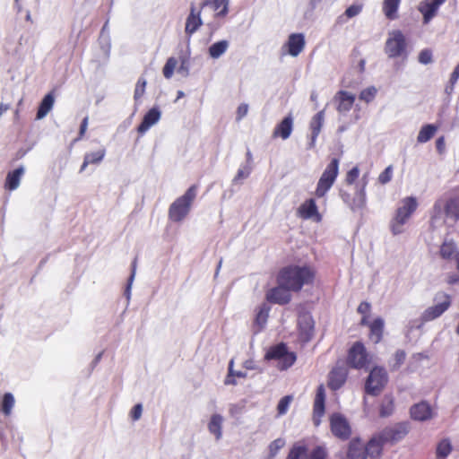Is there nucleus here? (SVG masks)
<instances>
[{
  "label": "nucleus",
  "instance_id": "obj_1",
  "mask_svg": "<svg viewBox=\"0 0 459 459\" xmlns=\"http://www.w3.org/2000/svg\"><path fill=\"white\" fill-rule=\"evenodd\" d=\"M315 270L310 266L290 265L282 268L277 276V282L292 291H299L305 284L312 283Z\"/></svg>",
  "mask_w": 459,
  "mask_h": 459
},
{
  "label": "nucleus",
  "instance_id": "obj_2",
  "mask_svg": "<svg viewBox=\"0 0 459 459\" xmlns=\"http://www.w3.org/2000/svg\"><path fill=\"white\" fill-rule=\"evenodd\" d=\"M196 192L197 186L193 185L170 204L169 217L171 221L179 222L188 214L192 203L196 197Z\"/></svg>",
  "mask_w": 459,
  "mask_h": 459
},
{
  "label": "nucleus",
  "instance_id": "obj_3",
  "mask_svg": "<svg viewBox=\"0 0 459 459\" xmlns=\"http://www.w3.org/2000/svg\"><path fill=\"white\" fill-rule=\"evenodd\" d=\"M417 206L418 204L414 197H406L402 201V206L397 209L395 217L391 222V230L394 235L403 232V225L415 212Z\"/></svg>",
  "mask_w": 459,
  "mask_h": 459
},
{
  "label": "nucleus",
  "instance_id": "obj_4",
  "mask_svg": "<svg viewBox=\"0 0 459 459\" xmlns=\"http://www.w3.org/2000/svg\"><path fill=\"white\" fill-rule=\"evenodd\" d=\"M339 159L333 158L321 175L315 191L316 197H324L334 184L339 173Z\"/></svg>",
  "mask_w": 459,
  "mask_h": 459
},
{
  "label": "nucleus",
  "instance_id": "obj_5",
  "mask_svg": "<svg viewBox=\"0 0 459 459\" xmlns=\"http://www.w3.org/2000/svg\"><path fill=\"white\" fill-rule=\"evenodd\" d=\"M406 39L399 30L390 31L385 45V52L390 58L406 56Z\"/></svg>",
  "mask_w": 459,
  "mask_h": 459
},
{
  "label": "nucleus",
  "instance_id": "obj_6",
  "mask_svg": "<svg viewBox=\"0 0 459 459\" xmlns=\"http://www.w3.org/2000/svg\"><path fill=\"white\" fill-rule=\"evenodd\" d=\"M265 359L277 360L276 367L281 370H285L294 364L296 355L293 352L288 351L287 346L284 343H280L272 347L267 351Z\"/></svg>",
  "mask_w": 459,
  "mask_h": 459
},
{
  "label": "nucleus",
  "instance_id": "obj_7",
  "mask_svg": "<svg viewBox=\"0 0 459 459\" xmlns=\"http://www.w3.org/2000/svg\"><path fill=\"white\" fill-rule=\"evenodd\" d=\"M371 362V357L368 353L364 344L356 342L349 351L347 363L353 368H367Z\"/></svg>",
  "mask_w": 459,
  "mask_h": 459
},
{
  "label": "nucleus",
  "instance_id": "obj_8",
  "mask_svg": "<svg viewBox=\"0 0 459 459\" xmlns=\"http://www.w3.org/2000/svg\"><path fill=\"white\" fill-rule=\"evenodd\" d=\"M388 376L385 368H374L367 379L365 389L371 395H377L385 386Z\"/></svg>",
  "mask_w": 459,
  "mask_h": 459
},
{
  "label": "nucleus",
  "instance_id": "obj_9",
  "mask_svg": "<svg viewBox=\"0 0 459 459\" xmlns=\"http://www.w3.org/2000/svg\"><path fill=\"white\" fill-rule=\"evenodd\" d=\"M331 430L333 434L341 438L348 439L351 434V427L347 420L340 413H333L330 418Z\"/></svg>",
  "mask_w": 459,
  "mask_h": 459
},
{
  "label": "nucleus",
  "instance_id": "obj_10",
  "mask_svg": "<svg viewBox=\"0 0 459 459\" xmlns=\"http://www.w3.org/2000/svg\"><path fill=\"white\" fill-rule=\"evenodd\" d=\"M299 335V339L307 342L311 340L314 333V320L310 314L303 313L298 318Z\"/></svg>",
  "mask_w": 459,
  "mask_h": 459
},
{
  "label": "nucleus",
  "instance_id": "obj_11",
  "mask_svg": "<svg viewBox=\"0 0 459 459\" xmlns=\"http://www.w3.org/2000/svg\"><path fill=\"white\" fill-rule=\"evenodd\" d=\"M451 306V298L447 294L443 295V300L432 307H428L421 315L424 322L434 320L439 317Z\"/></svg>",
  "mask_w": 459,
  "mask_h": 459
},
{
  "label": "nucleus",
  "instance_id": "obj_12",
  "mask_svg": "<svg viewBox=\"0 0 459 459\" xmlns=\"http://www.w3.org/2000/svg\"><path fill=\"white\" fill-rule=\"evenodd\" d=\"M290 289L285 285L279 284L277 287L271 289L266 294V299L272 303L285 305L291 299Z\"/></svg>",
  "mask_w": 459,
  "mask_h": 459
},
{
  "label": "nucleus",
  "instance_id": "obj_13",
  "mask_svg": "<svg viewBox=\"0 0 459 459\" xmlns=\"http://www.w3.org/2000/svg\"><path fill=\"white\" fill-rule=\"evenodd\" d=\"M325 389L324 385H320L316 389V397L314 400L313 406V422L315 426H319L321 423V418L325 414Z\"/></svg>",
  "mask_w": 459,
  "mask_h": 459
},
{
  "label": "nucleus",
  "instance_id": "obj_14",
  "mask_svg": "<svg viewBox=\"0 0 459 459\" xmlns=\"http://www.w3.org/2000/svg\"><path fill=\"white\" fill-rule=\"evenodd\" d=\"M348 370L346 367L342 364H337L329 373L328 386L332 390H338L346 382Z\"/></svg>",
  "mask_w": 459,
  "mask_h": 459
},
{
  "label": "nucleus",
  "instance_id": "obj_15",
  "mask_svg": "<svg viewBox=\"0 0 459 459\" xmlns=\"http://www.w3.org/2000/svg\"><path fill=\"white\" fill-rule=\"evenodd\" d=\"M446 0H424L420 3L418 10L423 15V22L428 24L437 14V10Z\"/></svg>",
  "mask_w": 459,
  "mask_h": 459
},
{
  "label": "nucleus",
  "instance_id": "obj_16",
  "mask_svg": "<svg viewBox=\"0 0 459 459\" xmlns=\"http://www.w3.org/2000/svg\"><path fill=\"white\" fill-rule=\"evenodd\" d=\"M410 413L414 420L426 421L434 417V411L427 402L418 403L411 407Z\"/></svg>",
  "mask_w": 459,
  "mask_h": 459
},
{
  "label": "nucleus",
  "instance_id": "obj_17",
  "mask_svg": "<svg viewBox=\"0 0 459 459\" xmlns=\"http://www.w3.org/2000/svg\"><path fill=\"white\" fill-rule=\"evenodd\" d=\"M298 215L304 219L309 220L314 219L319 222L322 220V215L318 212L316 201L314 199L306 200L298 209Z\"/></svg>",
  "mask_w": 459,
  "mask_h": 459
},
{
  "label": "nucleus",
  "instance_id": "obj_18",
  "mask_svg": "<svg viewBox=\"0 0 459 459\" xmlns=\"http://www.w3.org/2000/svg\"><path fill=\"white\" fill-rule=\"evenodd\" d=\"M355 99L354 94L346 91H339L333 98L338 112L342 114L349 112L354 104Z\"/></svg>",
  "mask_w": 459,
  "mask_h": 459
},
{
  "label": "nucleus",
  "instance_id": "obj_19",
  "mask_svg": "<svg viewBox=\"0 0 459 459\" xmlns=\"http://www.w3.org/2000/svg\"><path fill=\"white\" fill-rule=\"evenodd\" d=\"M408 433L405 425H397L385 429L381 433V438L385 443H394L403 439Z\"/></svg>",
  "mask_w": 459,
  "mask_h": 459
},
{
  "label": "nucleus",
  "instance_id": "obj_20",
  "mask_svg": "<svg viewBox=\"0 0 459 459\" xmlns=\"http://www.w3.org/2000/svg\"><path fill=\"white\" fill-rule=\"evenodd\" d=\"M161 112L158 107L152 108L143 118L137 131L140 134H145L151 126H154L160 119Z\"/></svg>",
  "mask_w": 459,
  "mask_h": 459
},
{
  "label": "nucleus",
  "instance_id": "obj_21",
  "mask_svg": "<svg viewBox=\"0 0 459 459\" xmlns=\"http://www.w3.org/2000/svg\"><path fill=\"white\" fill-rule=\"evenodd\" d=\"M293 129V118L291 115L285 117L280 124H278L273 133V137H281L283 140L288 139Z\"/></svg>",
  "mask_w": 459,
  "mask_h": 459
},
{
  "label": "nucleus",
  "instance_id": "obj_22",
  "mask_svg": "<svg viewBox=\"0 0 459 459\" xmlns=\"http://www.w3.org/2000/svg\"><path fill=\"white\" fill-rule=\"evenodd\" d=\"M288 53L292 56H297L305 47V38L302 33H294L289 37L286 44Z\"/></svg>",
  "mask_w": 459,
  "mask_h": 459
},
{
  "label": "nucleus",
  "instance_id": "obj_23",
  "mask_svg": "<svg viewBox=\"0 0 459 459\" xmlns=\"http://www.w3.org/2000/svg\"><path fill=\"white\" fill-rule=\"evenodd\" d=\"M202 23L203 22L200 17V12H196L195 6L192 4L190 8V13L186 18V33L188 35H192L199 29Z\"/></svg>",
  "mask_w": 459,
  "mask_h": 459
},
{
  "label": "nucleus",
  "instance_id": "obj_24",
  "mask_svg": "<svg viewBox=\"0 0 459 459\" xmlns=\"http://www.w3.org/2000/svg\"><path fill=\"white\" fill-rule=\"evenodd\" d=\"M269 311H270V307L265 303L262 304L257 308V311L255 314V318L254 321V325H253L255 333H259L265 326V325L267 323L268 316H269Z\"/></svg>",
  "mask_w": 459,
  "mask_h": 459
},
{
  "label": "nucleus",
  "instance_id": "obj_25",
  "mask_svg": "<svg viewBox=\"0 0 459 459\" xmlns=\"http://www.w3.org/2000/svg\"><path fill=\"white\" fill-rule=\"evenodd\" d=\"M325 119V110H321L317 112L311 119L310 122V129L312 132L311 134V141L309 143V147L313 148L316 144V138L318 134H320L321 128L324 124Z\"/></svg>",
  "mask_w": 459,
  "mask_h": 459
},
{
  "label": "nucleus",
  "instance_id": "obj_26",
  "mask_svg": "<svg viewBox=\"0 0 459 459\" xmlns=\"http://www.w3.org/2000/svg\"><path fill=\"white\" fill-rule=\"evenodd\" d=\"M229 0H205L202 4L201 8L210 6L215 13V17H225L229 13Z\"/></svg>",
  "mask_w": 459,
  "mask_h": 459
},
{
  "label": "nucleus",
  "instance_id": "obj_27",
  "mask_svg": "<svg viewBox=\"0 0 459 459\" xmlns=\"http://www.w3.org/2000/svg\"><path fill=\"white\" fill-rule=\"evenodd\" d=\"M384 444H385V442L382 440L380 434L372 437L368 445L364 447L367 455L375 459L379 457L382 453V447Z\"/></svg>",
  "mask_w": 459,
  "mask_h": 459
},
{
  "label": "nucleus",
  "instance_id": "obj_28",
  "mask_svg": "<svg viewBox=\"0 0 459 459\" xmlns=\"http://www.w3.org/2000/svg\"><path fill=\"white\" fill-rule=\"evenodd\" d=\"M55 103V95L53 92L48 93L41 100L37 111L36 119L44 118L48 113L53 108Z\"/></svg>",
  "mask_w": 459,
  "mask_h": 459
},
{
  "label": "nucleus",
  "instance_id": "obj_29",
  "mask_svg": "<svg viewBox=\"0 0 459 459\" xmlns=\"http://www.w3.org/2000/svg\"><path fill=\"white\" fill-rule=\"evenodd\" d=\"M222 422L223 417L220 414H213L211 417L208 424V429L211 434L215 436L217 440H220L222 436Z\"/></svg>",
  "mask_w": 459,
  "mask_h": 459
},
{
  "label": "nucleus",
  "instance_id": "obj_30",
  "mask_svg": "<svg viewBox=\"0 0 459 459\" xmlns=\"http://www.w3.org/2000/svg\"><path fill=\"white\" fill-rule=\"evenodd\" d=\"M370 328V339L375 342L378 343L382 340L384 332V320L380 317L376 318L371 324Z\"/></svg>",
  "mask_w": 459,
  "mask_h": 459
},
{
  "label": "nucleus",
  "instance_id": "obj_31",
  "mask_svg": "<svg viewBox=\"0 0 459 459\" xmlns=\"http://www.w3.org/2000/svg\"><path fill=\"white\" fill-rule=\"evenodd\" d=\"M106 150L100 149L95 152L86 153L80 172H82L89 164H99L105 157Z\"/></svg>",
  "mask_w": 459,
  "mask_h": 459
},
{
  "label": "nucleus",
  "instance_id": "obj_32",
  "mask_svg": "<svg viewBox=\"0 0 459 459\" xmlns=\"http://www.w3.org/2000/svg\"><path fill=\"white\" fill-rule=\"evenodd\" d=\"M400 3L401 0H384L383 12L387 19L395 20L397 18Z\"/></svg>",
  "mask_w": 459,
  "mask_h": 459
},
{
  "label": "nucleus",
  "instance_id": "obj_33",
  "mask_svg": "<svg viewBox=\"0 0 459 459\" xmlns=\"http://www.w3.org/2000/svg\"><path fill=\"white\" fill-rule=\"evenodd\" d=\"M366 183L357 189L355 196L352 197L351 210L357 211L361 210L366 205V193H365Z\"/></svg>",
  "mask_w": 459,
  "mask_h": 459
},
{
  "label": "nucleus",
  "instance_id": "obj_34",
  "mask_svg": "<svg viewBox=\"0 0 459 459\" xmlns=\"http://www.w3.org/2000/svg\"><path fill=\"white\" fill-rule=\"evenodd\" d=\"M366 450L359 442H351L348 450V459H366Z\"/></svg>",
  "mask_w": 459,
  "mask_h": 459
},
{
  "label": "nucleus",
  "instance_id": "obj_35",
  "mask_svg": "<svg viewBox=\"0 0 459 459\" xmlns=\"http://www.w3.org/2000/svg\"><path fill=\"white\" fill-rule=\"evenodd\" d=\"M445 212L446 217L455 221L459 220V198H453L446 202L445 205Z\"/></svg>",
  "mask_w": 459,
  "mask_h": 459
},
{
  "label": "nucleus",
  "instance_id": "obj_36",
  "mask_svg": "<svg viewBox=\"0 0 459 459\" xmlns=\"http://www.w3.org/2000/svg\"><path fill=\"white\" fill-rule=\"evenodd\" d=\"M453 446L451 441L448 438H443L440 440L436 448V455L437 458L445 459L452 452Z\"/></svg>",
  "mask_w": 459,
  "mask_h": 459
},
{
  "label": "nucleus",
  "instance_id": "obj_37",
  "mask_svg": "<svg viewBox=\"0 0 459 459\" xmlns=\"http://www.w3.org/2000/svg\"><path fill=\"white\" fill-rule=\"evenodd\" d=\"M228 47L229 42L227 40L215 42L209 48V55L214 59L219 58L222 54L226 52Z\"/></svg>",
  "mask_w": 459,
  "mask_h": 459
},
{
  "label": "nucleus",
  "instance_id": "obj_38",
  "mask_svg": "<svg viewBox=\"0 0 459 459\" xmlns=\"http://www.w3.org/2000/svg\"><path fill=\"white\" fill-rule=\"evenodd\" d=\"M437 128L434 125H426L421 127L417 136V141L419 143H427L429 141L437 132Z\"/></svg>",
  "mask_w": 459,
  "mask_h": 459
},
{
  "label": "nucleus",
  "instance_id": "obj_39",
  "mask_svg": "<svg viewBox=\"0 0 459 459\" xmlns=\"http://www.w3.org/2000/svg\"><path fill=\"white\" fill-rule=\"evenodd\" d=\"M394 399L392 396L385 395L380 405V416L388 417L394 411Z\"/></svg>",
  "mask_w": 459,
  "mask_h": 459
},
{
  "label": "nucleus",
  "instance_id": "obj_40",
  "mask_svg": "<svg viewBox=\"0 0 459 459\" xmlns=\"http://www.w3.org/2000/svg\"><path fill=\"white\" fill-rule=\"evenodd\" d=\"M456 251V247L453 242H444L440 247V255L444 259H451Z\"/></svg>",
  "mask_w": 459,
  "mask_h": 459
},
{
  "label": "nucleus",
  "instance_id": "obj_41",
  "mask_svg": "<svg viewBox=\"0 0 459 459\" xmlns=\"http://www.w3.org/2000/svg\"><path fill=\"white\" fill-rule=\"evenodd\" d=\"M287 459H308L307 450L305 446H294L290 451Z\"/></svg>",
  "mask_w": 459,
  "mask_h": 459
},
{
  "label": "nucleus",
  "instance_id": "obj_42",
  "mask_svg": "<svg viewBox=\"0 0 459 459\" xmlns=\"http://www.w3.org/2000/svg\"><path fill=\"white\" fill-rule=\"evenodd\" d=\"M292 400L293 397L291 395H286L279 401L277 405V412L279 416L284 415L287 412Z\"/></svg>",
  "mask_w": 459,
  "mask_h": 459
},
{
  "label": "nucleus",
  "instance_id": "obj_43",
  "mask_svg": "<svg viewBox=\"0 0 459 459\" xmlns=\"http://www.w3.org/2000/svg\"><path fill=\"white\" fill-rule=\"evenodd\" d=\"M178 61L175 57H169L164 67H163V75L165 78L169 79L172 77L174 70L177 66Z\"/></svg>",
  "mask_w": 459,
  "mask_h": 459
},
{
  "label": "nucleus",
  "instance_id": "obj_44",
  "mask_svg": "<svg viewBox=\"0 0 459 459\" xmlns=\"http://www.w3.org/2000/svg\"><path fill=\"white\" fill-rule=\"evenodd\" d=\"M146 80L143 77L139 78L134 90V99L138 101L145 92Z\"/></svg>",
  "mask_w": 459,
  "mask_h": 459
},
{
  "label": "nucleus",
  "instance_id": "obj_45",
  "mask_svg": "<svg viewBox=\"0 0 459 459\" xmlns=\"http://www.w3.org/2000/svg\"><path fill=\"white\" fill-rule=\"evenodd\" d=\"M285 446V440L283 438H277L271 442L269 445V455L271 457H274L277 453Z\"/></svg>",
  "mask_w": 459,
  "mask_h": 459
},
{
  "label": "nucleus",
  "instance_id": "obj_46",
  "mask_svg": "<svg viewBox=\"0 0 459 459\" xmlns=\"http://www.w3.org/2000/svg\"><path fill=\"white\" fill-rule=\"evenodd\" d=\"M377 89L375 87H368L363 90L359 94V99L370 102L376 96Z\"/></svg>",
  "mask_w": 459,
  "mask_h": 459
},
{
  "label": "nucleus",
  "instance_id": "obj_47",
  "mask_svg": "<svg viewBox=\"0 0 459 459\" xmlns=\"http://www.w3.org/2000/svg\"><path fill=\"white\" fill-rule=\"evenodd\" d=\"M393 177V166L390 165L379 175L378 181L382 185L387 184L391 181Z\"/></svg>",
  "mask_w": 459,
  "mask_h": 459
},
{
  "label": "nucleus",
  "instance_id": "obj_48",
  "mask_svg": "<svg viewBox=\"0 0 459 459\" xmlns=\"http://www.w3.org/2000/svg\"><path fill=\"white\" fill-rule=\"evenodd\" d=\"M433 56L430 49H423L419 54V62L422 65H428L432 63Z\"/></svg>",
  "mask_w": 459,
  "mask_h": 459
},
{
  "label": "nucleus",
  "instance_id": "obj_49",
  "mask_svg": "<svg viewBox=\"0 0 459 459\" xmlns=\"http://www.w3.org/2000/svg\"><path fill=\"white\" fill-rule=\"evenodd\" d=\"M359 169L358 167L352 168L351 170L347 172L345 181L348 185H352L356 179L359 178Z\"/></svg>",
  "mask_w": 459,
  "mask_h": 459
},
{
  "label": "nucleus",
  "instance_id": "obj_50",
  "mask_svg": "<svg viewBox=\"0 0 459 459\" xmlns=\"http://www.w3.org/2000/svg\"><path fill=\"white\" fill-rule=\"evenodd\" d=\"M362 10L361 4H352L349 6L344 14L347 16V18H352L357 16Z\"/></svg>",
  "mask_w": 459,
  "mask_h": 459
},
{
  "label": "nucleus",
  "instance_id": "obj_51",
  "mask_svg": "<svg viewBox=\"0 0 459 459\" xmlns=\"http://www.w3.org/2000/svg\"><path fill=\"white\" fill-rule=\"evenodd\" d=\"M136 264H137V258H134V260L132 263V272H131V275L128 279V284H127L126 290V294L127 295V298H129L130 288H131L132 282H133L134 275H135Z\"/></svg>",
  "mask_w": 459,
  "mask_h": 459
},
{
  "label": "nucleus",
  "instance_id": "obj_52",
  "mask_svg": "<svg viewBox=\"0 0 459 459\" xmlns=\"http://www.w3.org/2000/svg\"><path fill=\"white\" fill-rule=\"evenodd\" d=\"M310 459H326V452L322 447H316L311 454Z\"/></svg>",
  "mask_w": 459,
  "mask_h": 459
},
{
  "label": "nucleus",
  "instance_id": "obj_53",
  "mask_svg": "<svg viewBox=\"0 0 459 459\" xmlns=\"http://www.w3.org/2000/svg\"><path fill=\"white\" fill-rule=\"evenodd\" d=\"M406 353L403 350H398L394 354L395 367L399 368L405 360Z\"/></svg>",
  "mask_w": 459,
  "mask_h": 459
},
{
  "label": "nucleus",
  "instance_id": "obj_54",
  "mask_svg": "<svg viewBox=\"0 0 459 459\" xmlns=\"http://www.w3.org/2000/svg\"><path fill=\"white\" fill-rule=\"evenodd\" d=\"M370 308H371V305L367 301H363L359 305L357 310L362 316H368V314L370 312Z\"/></svg>",
  "mask_w": 459,
  "mask_h": 459
},
{
  "label": "nucleus",
  "instance_id": "obj_55",
  "mask_svg": "<svg viewBox=\"0 0 459 459\" xmlns=\"http://www.w3.org/2000/svg\"><path fill=\"white\" fill-rule=\"evenodd\" d=\"M143 407L141 403L135 404L131 411V418L133 420H137L141 418Z\"/></svg>",
  "mask_w": 459,
  "mask_h": 459
},
{
  "label": "nucleus",
  "instance_id": "obj_56",
  "mask_svg": "<svg viewBox=\"0 0 459 459\" xmlns=\"http://www.w3.org/2000/svg\"><path fill=\"white\" fill-rule=\"evenodd\" d=\"M250 172H251V168L248 166L244 169H238L234 180L237 181V180H239L242 178H246L250 175Z\"/></svg>",
  "mask_w": 459,
  "mask_h": 459
},
{
  "label": "nucleus",
  "instance_id": "obj_57",
  "mask_svg": "<svg viewBox=\"0 0 459 459\" xmlns=\"http://www.w3.org/2000/svg\"><path fill=\"white\" fill-rule=\"evenodd\" d=\"M247 111H248V105L245 104V103L240 104L237 110V118L238 120L242 119L247 114Z\"/></svg>",
  "mask_w": 459,
  "mask_h": 459
},
{
  "label": "nucleus",
  "instance_id": "obj_58",
  "mask_svg": "<svg viewBox=\"0 0 459 459\" xmlns=\"http://www.w3.org/2000/svg\"><path fill=\"white\" fill-rule=\"evenodd\" d=\"M458 79H459V62H458V65L455 66V70L453 71L450 80H449V82L451 83V91L454 89V86L456 83Z\"/></svg>",
  "mask_w": 459,
  "mask_h": 459
},
{
  "label": "nucleus",
  "instance_id": "obj_59",
  "mask_svg": "<svg viewBox=\"0 0 459 459\" xmlns=\"http://www.w3.org/2000/svg\"><path fill=\"white\" fill-rule=\"evenodd\" d=\"M232 364H233V361L231 360L230 362L229 375H228L227 378L225 379V385H236V380L234 378L235 377H234L233 370H232Z\"/></svg>",
  "mask_w": 459,
  "mask_h": 459
},
{
  "label": "nucleus",
  "instance_id": "obj_60",
  "mask_svg": "<svg viewBox=\"0 0 459 459\" xmlns=\"http://www.w3.org/2000/svg\"><path fill=\"white\" fill-rule=\"evenodd\" d=\"M340 195L342 201L351 209L352 197L351 195L345 191H341Z\"/></svg>",
  "mask_w": 459,
  "mask_h": 459
},
{
  "label": "nucleus",
  "instance_id": "obj_61",
  "mask_svg": "<svg viewBox=\"0 0 459 459\" xmlns=\"http://www.w3.org/2000/svg\"><path fill=\"white\" fill-rule=\"evenodd\" d=\"M436 147L439 153H442L445 151V137H439L436 142Z\"/></svg>",
  "mask_w": 459,
  "mask_h": 459
},
{
  "label": "nucleus",
  "instance_id": "obj_62",
  "mask_svg": "<svg viewBox=\"0 0 459 459\" xmlns=\"http://www.w3.org/2000/svg\"><path fill=\"white\" fill-rule=\"evenodd\" d=\"M87 126H88V117H86L82 119L81 126H80V133H79L80 137L83 136V134L86 132Z\"/></svg>",
  "mask_w": 459,
  "mask_h": 459
},
{
  "label": "nucleus",
  "instance_id": "obj_63",
  "mask_svg": "<svg viewBox=\"0 0 459 459\" xmlns=\"http://www.w3.org/2000/svg\"><path fill=\"white\" fill-rule=\"evenodd\" d=\"M178 72L182 73L185 76L188 75V67L186 65L185 62H183L178 68Z\"/></svg>",
  "mask_w": 459,
  "mask_h": 459
},
{
  "label": "nucleus",
  "instance_id": "obj_64",
  "mask_svg": "<svg viewBox=\"0 0 459 459\" xmlns=\"http://www.w3.org/2000/svg\"><path fill=\"white\" fill-rule=\"evenodd\" d=\"M317 98H318V95L316 93V91H312L311 92V95H310V100L311 101L315 102L316 104H317Z\"/></svg>",
  "mask_w": 459,
  "mask_h": 459
}]
</instances>
